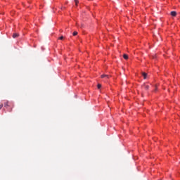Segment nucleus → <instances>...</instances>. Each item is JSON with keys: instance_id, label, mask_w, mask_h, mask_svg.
<instances>
[{"instance_id": "nucleus-8", "label": "nucleus", "mask_w": 180, "mask_h": 180, "mask_svg": "<svg viewBox=\"0 0 180 180\" xmlns=\"http://www.w3.org/2000/svg\"><path fill=\"white\" fill-rule=\"evenodd\" d=\"M72 34L73 36H77V34H78V32L75 31Z\"/></svg>"}, {"instance_id": "nucleus-2", "label": "nucleus", "mask_w": 180, "mask_h": 180, "mask_svg": "<svg viewBox=\"0 0 180 180\" xmlns=\"http://www.w3.org/2000/svg\"><path fill=\"white\" fill-rule=\"evenodd\" d=\"M16 37H19V34L15 33V34H13V39H16Z\"/></svg>"}, {"instance_id": "nucleus-6", "label": "nucleus", "mask_w": 180, "mask_h": 180, "mask_svg": "<svg viewBox=\"0 0 180 180\" xmlns=\"http://www.w3.org/2000/svg\"><path fill=\"white\" fill-rule=\"evenodd\" d=\"M101 78H109V75H101Z\"/></svg>"}, {"instance_id": "nucleus-10", "label": "nucleus", "mask_w": 180, "mask_h": 180, "mask_svg": "<svg viewBox=\"0 0 180 180\" xmlns=\"http://www.w3.org/2000/svg\"><path fill=\"white\" fill-rule=\"evenodd\" d=\"M97 87L98 89H101V88H102V85L98 84Z\"/></svg>"}, {"instance_id": "nucleus-4", "label": "nucleus", "mask_w": 180, "mask_h": 180, "mask_svg": "<svg viewBox=\"0 0 180 180\" xmlns=\"http://www.w3.org/2000/svg\"><path fill=\"white\" fill-rule=\"evenodd\" d=\"M170 15H171L172 16H176V11H172V12L170 13Z\"/></svg>"}, {"instance_id": "nucleus-12", "label": "nucleus", "mask_w": 180, "mask_h": 180, "mask_svg": "<svg viewBox=\"0 0 180 180\" xmlns=\"http://www.w3.org/2000/svg\"><path fill=\"white\" fill-rule=\"evenodd\" d=\"M75 2L76 5H78V2H79L78 0H75Z\"/></svg>"}, {"instance_id": "nucleus-3", "label": "nucleus", "mask_w": 180, "mask_h": 180, "mask_svg": "<svg viewBox=\"0 0 180 180\" xmlns=\"http://www.w3.org/2000/svg\"><path fill=\"white\" fill-rule=\"evenodd\" d=\"M142 76L143 77V79H147V73H146V72H142Z\"/></svg>"}, {"instance_id": "nucleus-9", "label": "nucleus", "mask_w": 180, "mask_h": 180, "mask_svg": "<svg viewBox=\"0 0 180 180\" xmlns=\"http://www.w3.org/2000/svg\"><path fill=\"white\" fill-rule=\"evenodd\" d=\"M58 40H64V36H61L58 38Z\"/></svg>"}, {"instance_id": "nucleus-7", "label": "nucleus", "mask_w": 180, "mask_h": 180, "mask_svg": "<svg viewBox=\"0 0 180 180\" xmlns=\"http://www.w3.org/2000/svg\"><path fill=\"white\" fill-rule=\"evenodd\" d=\"M143 88L147 90L150 88V86L145 84V85H143Z\"/></svg>"}, {"instance_id": "nucleus-13", "label": "nucleus", "mask_w": 180, "mask_h": 180, "mask_svg": "<svg viewBox=\"0 0 180 180\" xmlns=\"http://www.w3.org/2000/svg\"><path fill=\"white\" fill-rule=\"evenodd\" d=\"M8 112H12V108L9 109Z\"/></svg>"}, {"instance_id": "nucleus-5", "label": "nucleus", "mask_w": 180, "mask_h": 180, "mask_svg": "<svg viewBox=\"0 0 180 180\" xmlns=\"http://www.w3.org/2000/svg\"><path fill=\"white\" fill-rule=\"evenodd\" d=\"M123 58H124V60H129V56H127V54H124Z\"/></svg>"}, {"instance_id": "nucleus-11", "label": "nucleus", "mask_w": 180, "mask_h": 180, "mask_svg": "<svg viewBox=\"0 0 180 180\" xmlns=\"http://www.w3.org/2000/svg\"><path fill=\"white\" fill-rule=\"evenodd\" d=\"M2 108H4V105H3V104H1V105H0V110L2 109Z\"/></svg>"}, {"instance_id": "nucleus-1", "label": "nucleus", "mask_w": 180, "mask_h": 180, "mask_svg": "<svg viewBox=\"0 0 180 180\" xmlns=\"http://www.w3.org/2000/svg\"><path fill=\"white\" fill-rule=\"evenodd\" d=\"M4 108H6V109H8V108H9V101H6L4 103Z\"/></svg>"}]
</instances>
